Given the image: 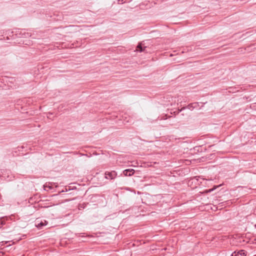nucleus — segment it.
<instances>
[{
    "instance_id": "nucleus-3",
    "label": "nucleus",
    "mask_w": 256,
    "mask_h": 256,
    "mask_svg": "<svg viewBox=\"0 0 256 256\" xmlns=\"http://www.w3.org/2000/svg\"><path fill=\"white\" fill-rule=\"evenodd\" d=\"M146 48V46H144V48L142 46V43L139 44L137 46V50L140 51V52L144 51V49Z\"/></svg>"
},
{
    "instance_id": "nucleus-1",
    "label": "nucleus",
    "mask_w": 256,
    "mask_h": 256,
    "mask_svg": "<svg viewBox=\"0 0 256 256\" xmlns=\"http://www.w3.org/2000/svg\"><path fill=\"white\" fill-rule=\"evenodd\" d=\"M117 176V173L115 171L110 172H105V178L108 180H114Z\"/></svg>"
},
{
    "instance_id": "nucleus-4",
    "label": "nucleus",
    "mask_w": 256,
    "mask_h": 256,
    "mask_svg": "<svg viewBox=\"0 0 256 256\" xmlns=\"http://www.w3.org/2000/svg\"><path fill=\"white\" fill-rule=\"evenodd\" d=\"M238 252H239V254H240L242 256H246L244 250H242L240 251H239Z\"/></svg>"
},
{
    "instance_id": "nucleus-10",
    "label": "nucleus",
    "mask_w": 256,
    "mask_h": 256,
    "mask_svg": "<svg viewBox=\"0 0 256 256\" xmlns=\"http://www.w3.org/2000/svg\"><path fill=\"white\" fill-rule=\"evenodd\" d=\"M0 228H1V227L0 226Z\"/></svg>"
},
{
    "instance_id": "nucleus-2",
    "label": "nucleus",
    "mask_w": 256,
    "mask_h": 256,
    "mask_svg": "<svg viewBox=\"0 0 256 256\" xmlns=\"http://www.w3.org/2000/svg\"><path fill=\"white\" fill-rule=\"evenodd\" d=\"M134 173V169H127L125 170L123 172V174L125 176H132Z\"/></svg>"
},
{
    "instance_id": "nucleus-6",
    "label": "nucleus",
    "mask_w": 256,
    "mask_h": 256,
    "mask_svg": "<svg viewBox=\"0 0 256 256\" xmlns=\"http://www.w3.org/2000/svg\"><path fill=\"white\" fill-rule=\"evenodd\" d=\"M45 225H46V224H44L42 222H40V223L39 224H38V227L40 228L42 226H45Z\"/></svg>"
},
{
    "instance_id": "nucleus-8",
    "label": "nucleus",
    "mask_w": 256,
    "mask_h": 256,
    "mask_svg": "<svg viewBox=\"0 0 256 256\" xmlns=\"http://www.w3.org/2000/svg\"><path fill=\"white\" fill-rule=\"evenodd\" d=\"M212 190H213V189H210V190H209L208 192H212Z\"/></svg>"
},
{
    "instance_id": "nucleus-7",
    "label": "nucleus",
    "mask_w": 256,
    "mask_h": 256,
    "mask_svg": "<svg viewBox=\"0 0 256 256\" xmlns=\"http://www.w3.org/2000/svg\"><path fill=\"white\" fill-rule=\"evenodd\" d=\"M182 109H184V108H182L181 110H178V113L179 112H181L182 110Z\"/></svg>"
},
{
    "instance_id": "nucleus-5",
    "label": "nucleus",
    "mask_w": 256,
    "mask_h": 256,
    "mask_svg": "<svg viewBox=\"0 0 256 256\" xmlns=\"http://www.w3.org/2000/svg\"><path fill=\"white\" fill-rule=\"evenodd\" d=\"M239 252H234L232 254L231 256H238Z\"/></svg>"
},
{
    "instance_id": "nucleus-9",
    "label": "nucleus",
    "mask_w": 256,
    "mask_h": 256,
    "mask_svg": "<svg viewBox=\"0 0 256 256\" xmlns=\"http://www.w3.org/2000/svg\"><path fill=\"white\" fill-rule=\"evenodd\" d=\"M3 224H4L3 222H1V224H2V225Z\"/></svg>"
}]
</instances>
